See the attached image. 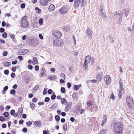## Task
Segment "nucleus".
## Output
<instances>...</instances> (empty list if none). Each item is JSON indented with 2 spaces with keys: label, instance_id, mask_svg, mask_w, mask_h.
Instances as JSON below:
<instances>
[{
  "label": "nucleus",
  "instance_id": "20",
  "mask_svg": "<svg viewBox=\"0 0 134 134\" xmlns=\"http://www.w3.org/2000/svg\"><path fill=\"white\" fill-rule=\"evenodd\" d=\"M80 4L81 7H83L85 5L86 2L85 0H80Z\"/></svg>",
  "mask_w": 134,
  "mask_h": 134
},
{
  "label": "nucleus",
  "instance_id": "58",
  "mask_svg": "<svg viewBox=\"0 0 134 134\" xmlns=\"http://www.w3.org/2000/svg\"><path fill=\"white\" fill-rule=\"evenodd\" d=\"M28 68L30 70L32 69L33 68V66L32 65H29L27 66Z\"/></svg>",
  "mask_w": 134,
  "mask_h": 134
},
{
  "label": "nucleus",
  "instance_id": "30",
  "mask_svg": "<svg viewBox=\"0 0 134 134\" xmlns=\"http://www.w3.org/2000/svg\"><path fill=\"white\" fill-rule=\"evenodd\" d=\"M23 49L20 50L18 51L17 54L18 55H23Z\"/></svg>",
  "mask_w": 134,
  "mask_h": 134
},
{
  "label": "nucleus",
  "instance_id": "52",
  "mask_svg": "<svg viewBox=\"0 0 134 134\" xmlns=\"http://www.w3.org/2000/svg\"><path fill=\"white\" fill-rule=\"evenodd\" d=\"M50 98L48 97H46L45 98V101L46 102H47L49 101Z\"/></svg>",
  "mask_w": 134,
  "mask_h": 134
},
{
  "label": "nucleus",
  "instance_id": "15",
  "mask_svg": "<svg viewBox=\"0 0 134 134\" xmlns=\"http://www.w3.org/2000/svg\"><path fill=\"white\" fill-rule=\"evenodd\" d=\"M72 104V102H70L68 103L65 109V111L67 112L69 111V109L71 108Z\"/></svg>",
  "mask_w": 134,
  "mask_h": 134
},
{
  "label": "nucleus",
  "instance_id": "23",
  "mask_svg": "<svg viewBox=\"0 0 134 134\" xmlns=\"http://www.w3.org/2000/svg\"><path fill=\"white\" fill-rule=\"evenodd\" d=\"M54 6L53 4H51L49 7L48 9L50 11H53L54 9Z\"/></svg>",
  "mask_w": 134,
  "mask_h": 134
},
{
  "label": "nucleus",
  "instance_id": "39",
  "mask_svg": "<svg viewBox=\"0 0 134 134\" xmlns=\"http://www.w3.org/2000/svg\"><path fill=\"white\" fill-rule=\"evenodd\" d=\"M55 119L57 121H58L60 119V118L59 115H57L55 116Z\"/></svg>",
  "mask_w": 134,
  "mask_h": 134
},
{
  "label": "nucleus",
  "instance_id": "21",
  "mask_svg": "<svg viewBox=\"0 0 134 134\" xmlns=\"http://www.w3.org/2000/svg\"><path fill=\"white\" fill-rule=\"evenodd\" d=\"M61 103L62 104H64L65 105H66L67 102L66 100L64 98H61Z\"/></svg>",
  "mask_w": 134,
  "mask_h": 134
},
{
  "label": "nucleus",
  "instance_id": "43",
  "mask_svg": "<svg viewBox=\"0 0 134 134\" xmlns=\"http://www.w3.org/2000/svg\"><path fill=\"white\" fill-rule=\"evenodd\" d=\"M23 113V112H21L18 111L17 114L18 117V118L20 117L22 114Z\"/></svg>",
  "mask_w": 134,
  "mask_h": 134
},
{
  "label": "nucleus",
  "instance_id": "2",
  "mask_svg": "<svg viewBox=\"0 0 134 134\" xmlns=\"http://www.w3.org/2000/svg\"><path fill=\"white\" fill-rule=\"evenodd\" d=\"M126 100L128 106L130 108H132L134 103L132 98L129 96H127L126 98Z\"/></svg>",
  "mask_w": 134,
  "mask_h": 134
},
{
  "label": "nucleus",
  "instance_id": "3",
  "mask_svg": "<svg viewBox=\"0 0 134 134\" xmlns=\"http://www.w3.org/2000/svg\"><path fill=\"white\" fill-rule=\"evenodd\" d=\"M27 18V17L25 16L23 17L22 19L21 26L22 27L25 28L28 27L29 25V23L26 20Z\"/></svg>",
  "mask_w": 134,
  "mask_h": 134
},
{
  "label": "nucleus",
  "instance_id": "10",
  "mask_svg": "<svg viewBox=\"0 0 134 134\" xmlns=\"http://www.w3.org/2000/svg\"><path fill=\"white\" fill-rule=\"evenodd\" d=\"M103 74V72L100 71L98 72L96 78L98 80V82H100L102 80V76Z\"/></svg>",
  "mask_w": 134,
  "mask_h": 134
},
{
  "label": "nucleus",
  "instance_id": "19",
  "mask_svg": "<svg viewBox=\"0 0 134 134\" xmlns=\"http://www.w3.org/2000/svg\"><path fill=\"white\" fill-rule=\"evenodd\" d=\"M34 123V125L37 127H39L41 126V122L40 121H35Z\"/></svg>",
  "mask_w": 134,
  "mask_h": 134
},
{
  "label": "nucleus",
  "instance_id": "62",
  "mask_svg": "<svg viewBox=\"0 0 134 134\" xmlns=\"http://www.w3.org/2000/svg\"><path fill=\"white\" fill-rule=\"evenodd\" d=\"M53 91L52 90L50 89L48 90V94H51L52 92Z\"/></svg>",
  "mask_w": 134,
  "mask_h": 134
},
{
  "label": "nucleus",
  "instance_id": "5",
  "mask_svg": "<svg viewBox=\"0 0 134 134\" xmlns=\"http://www.w3.org/2000/svg\"><path fill=\"white\" fill-rule=\"evenodd\" d=\"M53 36L56 38L60 39L62 36V33L57 30H54L52 32Z\"/></svg>",
  "mask_w": 134,
  "mask_h": 134
},
{
  "label": "nucleus",
  "instance_id": "50",
  "mask_svg": "<svg viewBox=\"0 0 134 134\" xmlns=\"http://www.w3.org/2000/svg\"><path fill=\"white\" fill-rule=\"evenodd\" d=\"M73 69L74 68L73 67L71 66L69 68V70L70 72L73 73L74 72Z\"/></svg>",
  "mask_w": 134,
  "mask_h": 134
},
{
  "label": "nucleus",
  "instance_id": "44",
  "mask_svg": "<svg viewBox=\"0 0 134 134\" xmlns=\"http://www.w3.org/2000/svg\"><path fill=\"white\" fill-rule=\"evenodd\" d=\"M122 17H120L119 18V19L118 22V24H121L122 20Z\"/></svg>",
  "mask_w": 134,
  "mask_h": 134
},
{
  "label": "nucleus",
  "instance_id": "25",
  "mask_svg": "<svg viewBox=\"0 0 134 134\" xmlns=\"http://www.w3.org/2000/svg\"><path fill=\"white\" fill-rule=\"evenodd\" d=\"M8 86H5L3 88V90L2 91V93H5V91L7 90L8 88Z\"/></svg>",
  "mask_w": 134,
  "mask_h": 134
},
{
  "label": "nucleus",
  "instance_id": "54",
  "mask_svg": "<svg viewBox=\"0 0 134 134\" xmlns=\"http://www.w3.org/2000/svg\"><path fill=\"white\" fill-rule=\"evenodd\" d=\"M122 93L121 92H119L118 93V97L119 99L121 98L122 97Z\"/></svg>",
  "mask_w": 134,
  "mask_h": 134
},
{
  "label": "nucleus",
  "instance_id": "45",
  "mask_svg": "<svg viewBox=\"0 0 134 134\" xmlns=\"http://www.w3.org/2000/svg\"><path fill=\"white\" fill-rule=\"evenodd\" d=\"M32 123L31 122L29 121V122H27L26 123V124L27 126H29L32 125Z\"/></svg>",
  "mask_w": 134,
  "mask_h": 134
},
{
  "label": "nucleus",
  "instance_id": "33",
  "mask_svg": "<svg viewBox=\"0 0 134 134\" xmlns=\"http://www.w3.org/2000/svg\"><path fill=\"white\" fill-rule=\"evenodd\" d=\"M3 115L5 117H7L9 115V114L8 112H4L3 114Z\"/></svg>",
  "mask_w": 134,
  "mask_h": 134
},
{
  "label": "nucleus",
  "instance_id": "26",
  "mask_svg": "<svg viewBox=\"0 0 134 134\" xmlns=\"http://www.w3.org/2000/svg\"><path fill=\"white\" fill-rule=\"evenodd\" d=\"M87 106L90 107L92 106V103L90 101H88L87 103Z\"/></svg>",
  "mask_w": 134,
  "mask_h": 134
},
{
  "label": "nucleus",
  "instance_id": "13",
  "mask_svg": "<svg viewBox=\"0 0 134 134\" xmlns=\"http://www.w3.org/2000/svg\"><path fill=\"white\" fill-rule=\"evenodd\" d=\"M31 45L32 46H35L38 45V42L37 40H31L30 41Z\"/></svg>",
  "mask_w": 134,
  "mask_h": 134
},
{
  "label": "nucleus",
  "instance_id": "18",
  "mask_svg": "<svg viewBox=\"0 0 134 134\" xmlns=\"http://www.w3.org/2000/svg\"><path fill=\"white\" fill-rule=\"evenodd\" d=\"M107 119V117L105 115L104 116V119L102 121L101 125L102 126H104L106 122Z\"/></svg>",
  "mask_w": 134,
  "mask_h": 134
},
{
  "label": "nucleus",
  "instance_id": "27",
  "mask_svg": "<svg viewBox=\"0 0 134 134\" xmlns=\"http://www.w3.org/2000/svg\"><path fill=\"white\" fill-rule=\"evenodd\" d=\"M23 55L25 54L28 53L29 52V51L26 49H23Z\"/></svg>",
  "mask_w": 134,
  "mask_h": 134
},
{
  "label": "nucleus",
  "instance_id": "12",
  "mask_svg": "<svg viewBox=\"0 0 134 134\" xmlns=\"http://www.w3.org/2000/svg\"><path fill=\"white\" fill-rule=\"evenodd\" d=\"M104 80L106 83L108 84L111 81V79L110 77L108 75L105 76L104 78Z\"/></svg>",
  "mask_w": 134,
  "mask_h": 134
},
{
  "label": "nucleus",
  "instance_id": "42",
  "mask_svg": "<svg viewBox=\"0 0 134 134\" xmlns=\"http://www.w3.org/2000/svg\"><path fill=\"white\" fill-rule=\"evenodd\" d=\"M124 12L125 13V15H127L129 12L127 9H125L124 10Z\"/></svg>",
  "mask_w": 134,
  "mask_h": 134
},
{
  "label": "nucleus",
  "instance_id": "36",
  "mask_svg": "<svg viewBox=\"0 0 134 134\" xmlns=\"http://www.w3.org/2000/svg\"><path fill=\"white\" fill-rule=\"evenodd\" d=\"M35 10H36V12L39 13H40L41 12V10L38 7H36L35 9Z\"/></svg>",
  "mask_w": 134,
  "mask_h": 134
},
{
  "label": "nucleus",
  "instance_id": "11",
  "mask_svg": "<svg viewBox=\"0 0 134 134\" xmlns=\"http://www.w3.org/2000/svg\"><path fill=\"white\" fill-rule=\"evenodd\" d=\"M86 33L87 35L88 36L89 38H91L92 36L93 32L90 28H89L87 29Z\"/></svg>",
  "mask_w": 134,
  "mask_h": 134
},
{
  "label": "nucleus",
  "instance_id": "63",
  "mask_svg": "<svg viewBox=\"0 0 134 134\" xmlns=\"http://www.w3.org/2000/svg\"><path fill=\"white\" fill-rule=\"evenodd\" d=\"M11 70L15 72L16 70V67L15 66L12 68Z\"/></svg>",
  "mask_w": 134,
  "mask_h": 134
},
{
  "label": "nucleus",
  "instance_id": "60",
  "mask_svg": "<svg viewBox=\"0 0 134 134\" xmlns=\"http://www.w3.org/2000/svg\"><path fill=\"white\" fill-rule=\"evenodd\" d=\"M35 70L36 71H38L39 69V67L37 65L35 66Z\"/></svg>",
  "mask_w": 134,
  "mask_h": 134
},
{
  "label": "nucleus",
  "instance_id": "47",
  "mask_svg": "<svg viewBox=\"0 0 134 134\" xmlns=\"http://www.w3.org/2000/svg\"><path fill=\"white\" fill-rule=\"evenodd\" d=\"M56 97V96L55 95L52 94L51 97V98L52 100H54L55 99Z\"/></svg>",
  "mask_w": 134,
  "mask_h": 134
},
{
  "label": "nucleus",
  "instance_id": "32",
  "mask_svg": "<svg viewBox=\"0 0 134 134\" xmlns=\"http://www.w3.org/2000/svg\"><path fill=\"white\" fill-rule=\"evenodd\" d=\"M61 92L63 93H64L65 92V89L64 87H62L60 89Z\"/></svg>",
  "mask_w": 134,
  "mask_h": 134
},
{
  "label": "nucleus",
  "instance_id": "31",
  "mask_svg": "<svg viewBox=\"0 0 134 134\" xmlns=\"http://www.w3.org/2000/svg\"><path fill=\"white\" fill-rule=\"evenodd\" d=\"M4 66L5 67H8L10 66V63L9 62H7L4 63Z\"/></svg>",
  "mask_w": 134,
  "mask_h": 134
},
{
  "label": "nucleus",
  "instance_id": "14",
  "mask_svg": "<svg viewBox=\"0 0 134 134\" xmlns=\"http://www.w3.org/2000/svg\"><path fill=\"white\" fill-rule=\"evenodd\" d=\"M114 15L117 17H122L123 13L122 12L120 11L118 12H115L114 13Z\"/></svg>",
  "mask_w": 134,
  "mask_h": 134
},
{
  "label": "nucleus",
  "instance_id": "40",
  "mask_svg": "<svg viewBox=\"0 0 134 134\" xmlns=\"http://www.w3.org/2000/svg\"><path fill=\"white\" fill-rule=\"evenodd\" d=\"M16 92V91L14 89H12V90L10 92V93L11 94H14Z\"/></svg>",
  "mask_w": 134,
  "mask_h": 134
},
{
  "label": "nucleus",
  "instance_id": "9",
  "mask_svg": "<svg viewBox=\"0 0 134 134\" xmlns=\"http://www.w3.org/2000/svg\"><path fill=\"white\" fill-rule=\"evenodd\" d=\"M62 43V41L56 40L54 41V45L56 46H60Z\"/></svg>",
  "mask_w": 134,
  "mask_h": 134
},
{
  "label": "nucleus",
  "instance_id": "38",
  "mask_svg": "<svg viewBox=\"0 0 134 134\" xmlns=\"http://www.w3.org/2000/svg\"><path fill=\"white\" fill-rule=\"evenodd\" d=\"M15 110L14 109L12 110L10 112V114L12 116H14L15 113Z\"/></svg>",
  "mask_w": 134,
  "mask_h": 134
},
{
  "label": "nucleus",
  "instance_id": "16",
  "mask_svg": "<svg viewBox=\"0 0 134 134\" xmlns=\"http://www.w3.org/2000/svg\"><path fill=\"white\" fill-rule=\"evenodd\" d=\"M80 0H75L74 3V6L76 8H77L80 4Z\"/></svg>",
  "mask_w": 134,
  "mask_h": 134
},
{
  "label": "nucleus",
  "instance_id": "46",
  "mask_svg": "<svg viewBox=\"0 0 134 134\" xmlns=\"http://www.w3.org/2000/svg\"><path fill=\"white\" fill-rule=\"evenodd\" d=\"M74 89L75 90L77 91L79 90V86L76 85H75L74 87Z\"/></svg>",
  "mask_w": 134,
  "mask_h": 134
},
{
  "label": "nucleus",
  "instance_id": "64",
  "mask_svg": "<svg viewBox=\"0 0 134 134\" xmlns=\"http://www.w3.org/2000/svg\"><path fill=\"white\" fill-rule=\"evenodd\" d=\"M71 86V84L70 82H68L67 83V86L68 88H70Z\"/></svg>",
  "mask_w": 134,
  "mask_h": 134
},
{
  "label": "nucleus",
  "instance_id": "56",
  "mask_svg": "<svg viewBox=\"0 0 134 134\" xmlns=\"http://www.w3.org/2000/svg\"><path fill=\"white\" fill-rule=\"evenodd\" d=\"M61 76L62 78L65 80V75L64 73H62L61 74Z\"/></svg>",
  "mask_w": 134,
  "mask_h": 134
},
{
  "label": "nucleus",
  "instance_id": "24",
  "mask_svg": "<svg viewBox=\"0 0 134 134\" xmlns=\"http://www.w3.org/2000/svg\"><path fill=\"white\" fill-rule=\"evenodd\" d=\"M38 63V60L37 59L36 57L33 58L32 63L33 64H37Z\"/></svg>",
  "mask_w": 134,
  "mask_h": 134
},
{
  "label": "nucleus",
  "instance_id": "51",
  "mask_svg": "<svg viewBox=\"0 0 134 134\" xmlns=\"http://www.w3.org/2000/svg\"><path fill=\"white\" fill-rule=\"evenodd\" d=\"M3 56H6L8 54V52L7 51H5L3 53Z\"/></svg>",
  "mask_w": 134,
  "mask_h": 134
},
{
  "label": "nucleus",
  "instance_id": "37",
  "mask_svg": "<svg viewBox=\"0 0 134 134\" xmlns=\"http://www.w3.org/2000/svg\"><path fill=\"white\" fill-rule=\"evenodd\" d=\"M2 36L4 38H6L7 37V34L6 32H4L2 34Z\"/></svg>",
  "mask_w": 134,
  "mask_h": 134
},
{
  "label": "nucleus",
  "instance_id": "59",
  "mask_svg": "<svg viewBox=\"0 0 134 134\" xmlns=\"http://www.w3.org/2000/svg\"><path fill=\"white\" fill-rule=\"evenodd\" d=\"M39 88V86L38 85H36L34 88L33 90L35 91L37 90Z\"/></svg>",
  "mask_w": 134,
  "mask_h": 134
},
{
  "label": "nucleus",
  "instance_id": "6",
  "mask_svg": "<svg viewBox=\"0 0 134 134\" xmlns=\"http://www.w3.org/2000/svg\"><path fill=\"white\" fill-rule=\"evenodd\" d=\"M91 60V58L89 55H87L85 58L84 64H83V67H85L86 69L87 68V64L89 63Z\"/></svg>",
  "mask_w": 134,
  "mask_h": 134
},
{
  "label": "nucleus",
  "instance_id": "61",
  "mask_svg": "<svg viewBox=\"0 0 134 134\" xmlns=\"http://www.w3.org/2000/svg\"><path fill=\"white\" fill-rule=\"evenodd\" d=\"M35 104L34 103H32L30 104V106L32 108H34V107Z\"/></svg>",
  "mask_w": 134,
  "mask_h": 134
},
{
  "label": "nucleus",
  "instance_id": "29",
  "mask_svg": "<svg viewBox=\"0 0 134 134\" xmlns=\"http://www.w3.org/2000/svg\"><path fill=\"white\" fill-rule=\"evenodd\" d=\"M57 106V104L55 103L49 108L50 109H52L56 108Z\"/></svg>",
  "mask_w": 134,
  "mask_h": 134
},
{
  "label": "nucleus",
  "instance_id": "22",
  "mask_svg": "<svg viewBox=\"0 0 134 134\" xmlns=\"http://www.w3.org/2000/svg\"><path fill=\"white\" fill-rule=\"evenodd\" d=\"M46 71L43 68L42 69L41 72V74L40 75V77H42L44 75V74L46 72Z\"/></svg>",
  "mask_w": 134,
  "mask_h": 134
},
{
  "label": "nucleus",
  "instance_id": "55",
  "mask_svg": "<svg viewBox=\"0 0 134 134\" xmlns=\"http://www.w3.org/2000/svg\"><path fill=\"white\" fill-rule=\"evenodd\" d=\"M4 72L5 74L8 75L9 74V71L8 70H6L4 71Z\"/></svg>",
  "mask_w": 134,
  "mask_h": 134
},
{
  "label": "nucleus",
  "instance_id": "48",
  "mask_svg": "<svg viewBox=\"0 0 134 134\" xmlns=\"http://www.w3.org/2000/svg\"><path fill=\"white\" fill-rule=\"evenodd\" d=\"M5 120V118L3 116H0V120L1 121H4Z\"/></svg>",
  "mask_w": 134,
  "mask_h": 134
},
{
  "label": "nucleus",
  "instance_id": "28",
  "mask_svg": "<svg viewBox=\"0 0 134 134\" xmlns=\"http://www.w3.org/2000/svg\"><path fill=\"white\" fill-rule=\"evenodd\" d=\"M57 78V77L56 76L54 75L52 76H49L48 77V79L50 80H53L56 79Z\"/></svg>",
  "mask_w": 134,
  "mask_h": 134
},
{
  "label": "nucleus",
  "instance_id": "7",
  "mask_svg": "<svg viewBox=\"0 0 134 134\" xmlns=\"http://www.w3.org/2000/svg\"><path fill=\"white\" fill-rule=\"evenodd\" d=\"M50 1L51 0H40V2L41 5L44 6H47L48 2Z\"/></svg>",
  "mask_w": 134,
  "mask_h": 134
},
{
  "label": "nucleus",
  "instance_id": "41",
  "mask_svg": "<svg viewBox=\"0 0 134 134\" xmlns=\"http://www.w3.org/2000/svg\"><path fill=\"white\" fill-rule=\"evenodd\" d=\"M106 130L104 129L102 130L100 132L99 134H106Z\"/></svg>",
  "mask_w": 134,
  "mask_h": 134
},
{
  "label": "nucleus",
  "instance_id": "17",
  "mask_svg": "<svg viewBox=\"0 0 134 134\" xmlns=\"http://www.w3.org/2000/svg\"><path fill=\"white\" fill-rule=\"evenodd\" d=\"M107 42L113 43L114 42V40L113 37L110 36H109L107 37Z\"/></svg>",
  "mask_w": 134,
  "mask_h": 134
},
{
  "label": "nucleus",
  "instance_id": "35",
  "mask_svg": "<svg viewBox=\"0 0 134 134\" xmlns=\"http://www.w3.org/2000/svg\"><path fill=\"white\" fill-rule=\"evenodd\" d=\"M69 26H66L65 27L63 28V29L66 32H68L69 31Z\"/></svg>",
  "mask_w": 134,
  "mask_h": 134
},
{
  "label": "nucleus",
  "instance_id": "34",
  "mask_svg": "<svg viewBox=\"0 0 134 134\" xmlns=\"http://www.w3.org/2000/svg\"><path fill=\"white\" fill-rule=\"evenodd\" d=\"M43 19L42 18L40 19L39 20V23L40 25H42L43 24Z\"/></svg>",
  "mask_w": 134,
  "mask_h": 134
},
{
  "label": "nucleus",
  "instance_id": "1",
  "mask_svg": "<svg viewBox=\"0 0 134 134\" xmlns=\"http://www.w3.org/2000/svg\"><path fill=\"white\" fill-rule=\"evenodd\" d=\"M113 129L115 134H122L123 125L120 122H116L113 126Z\"/></svg>",
  "mask_w": 134,
  "mask_h": 134
},
{
  "label": "nucleus",
  "instance_id": "57",
  "mask_svg": "<svg viewBox=\"0 0 134 134\" xmlns=\"http://www.w3.org/2000/svg\"><path fill=\"white\" fill-rule=\"evenodd\" d=\"M27 131V129L26 127L23 128L22 129V131L24 133L26 132Z\"/></svg>",
  "mask_w": 134,
  "mask_h": 134
},
{
  "label": "nucleus",
  "instance_id": "4",
  "mask_svg": "<svg viewBox=\"0 0 134 134\" xmlns=\"http://www.w3.org/2000/svg\"><path fill=\"white\" fill-rule=\"evenodd\" d=\"M99 12L100 15L105 18H107V16L105 15V13L104 11V8L103 5L101 4L99 6Z\"/></svg>",
  "mask_w": 134,
  "mask_h": 134
},
{
  "label": "nucleus",
  "instance_id": "53",
  "mask_svg": "<svg viewBox=\"0 0 134 134\" xmlns=\"http://www.w3.org/2000/svg\"><path fill=\"white\" fill-rule=\"evenodd\" d=\"M25 4L24 3H23L21 4L20 7H21V8H22V9H24L25 8Z\"/></svg>",
  "mask_w": 134,
  "mask_h": 134
},
{
  "label": "nucleus",
  "instance_id": "8",
  "mask_svg": "<svg viewBox=\"0 0 134 134\" xmlns=\"http://www.w3.org/2000/svg\"><path fill=\"white\" fill-rule=\"evenodd\" d=\"M68 11V9L67 7H64L60 9L59 12L61 14H64L66 13Z\"/></svg>",
  "mask_w": 134,
  "mask_h": 134
},
{
  "label": "nucleus",
  "instance_id": "49",
  "mask_svg": "<svg viewBox=\"0 0 134 134\" xmlns=\"http://www.w3.org/2000/svg\"><path fill=\"white\" fill-rule=\"evenodd\" d=\"M67 126L66 124H64L63 126V130L64 131H66L67 129Z\"/></svg>",
  "mask_w": 134,
  "mask_h": 134
}]
</instances>
